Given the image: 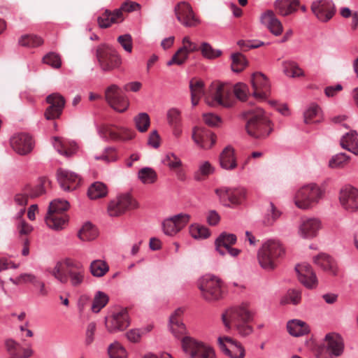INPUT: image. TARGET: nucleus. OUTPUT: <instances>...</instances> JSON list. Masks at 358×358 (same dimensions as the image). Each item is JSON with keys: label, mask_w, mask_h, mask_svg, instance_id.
Returning <instances> with one entry per match:
<instances>
[{"label": "nucleus", "mask_w": 358, "mask_h": 358, "mask_svg": "<svg viewBox=\"0 0 358 358\" xmlns=\"http://www.w3.org/2000/svg\"><path fill=\"white\" fill-rule=\"evenodd\" d=\"M69 207L67 201L55 199L50 202L45 217L47 225L54 230H61L67 224L69 218L66 211Z\"/></svg>", "instance_id": "obj_7"}, {"label": "nucleus", "mask_w": 358, "mask_h": 358, "mask_svg": "<svg viewBox=\"0 0 358 358\" xmlns=\"http://www.w3.org/2000/svg\"><path fill=\"white\" fill-rule=\"evenodd\" d=\"M296 271L298 273L299 281L306 287L309 289L316 287L317 285V279L315 273L309 264L306 263L298 264L296 266Z\"/></svg>", "instance_id": "obj_29"}, {"label": "nucleus", "mask_w": 358, "mask_h": 358, "mask_svg": "<svg viewBox=\"0 0 358 358\" xmlns=\"http://www.w3.org/2000/svg\"><path fill=\"white\" fill-rule=\"evenodd\" d=\"M214 172V168L209 162H202L199 164L198 170L194 173L196 181L205 180Z\"/></svg>", "instance_id": "obj_43"}, {"label": "nucleus", "mask_w": 358, "mask_h": 358, "mask_svg": "<svg viewBox=\"0 0 358 358\" xmlns=\"http://www.w3.org/2000/svg\"><path fill=\"white\" fill-rule=\"evenodd\" d=\"M339 200L343 208L349 211L358 210V189L347 185L341 189Z\"/></svg>", "instance_id": "obj_21"}, {"label": "nucleus", "mask_w": 358, "mask_h": 358, "mask_svg": "<svg viewBox=\"0 0 358 358\" xmlns=\"http://www.w3.org/2000/svg\"><path fill=\"white\" fill-rule=\"evenodd\" d=\"M322 119V111L317 105L311 104L304 113V122L306 124L317 123Z\"/></svg>", "instance_id": "obj_39"}, {"label": "nucleus", "mask_w": 358, "mask_h": 358, "mask_svg": "<svg viewBox=\"0 0 358 358\" xmlns=\"http://www.w3.org/2000/svg\"><path fill=\"white\" fill-rule=\"evenodd\" d=\"M57 176L61 187L65 191L75 189L80 182V178L77 174L67 170L59 169Z\"/></svg>", "instance_id": "obj_30"}, {"label": "nucleus", "mask_w": 358, "mask_h": 358, "mask_svg": "<svg viewBox=\"0 0 358 358\" xmlns=\"http://www.w3.org/2000/svg\"><path fill=\"white\" fill-rule=\"evenodd\" d=\"M284 254L282 244L273 240L265 242L259 250L257 259L260 266L265 270H273L278 259Z\"/></svg>", "instance_id": "obj_6"}, {"label": "nucleus", "mask_w": 358, "mask_h": 358, "mask_svg": "<svg viewBox=\"0 0 358 358\" xmlns=\"http://www.w3.org/2000/svg\"><path fill=\"white\" fill-rule=\"evenodd\" d=\"M136 207V201L129 194H123L111 201L108 206V215L117 217Z\"/></svg>", "instance_id": "obj_15"}, {"label": "nucleus", "mask_w": 358, "mask_h": 358, "mask_svg": "<svg viewBox=\"0 0 358 358\" xmlns=\"http://www.w3.org/2000/svg\"><path fill=\"white\" fill-rule=\"evenodd\" d=\"M281 213L275 208L273 203H270L264 220L263 224L265 226H271L280 217Z\"/></svg>", "instance_id": "obj_51"}, {"label": "nucleus", "mask_w": 358, "mask_h": 358, "mask_svg": "<svg viewBox=\"0 0 358 358\" xmlns=\"http://www.w3.org/2000/svg\"><path fill=\"white\" fill-rule=\"evenodd\" d=\"M350 160V157L345 153H339L333 156L329 161V166L331 169H342Z\"/></svg>", "instance_id": "obj_49"}, {"label": "nucleus", "mask_w": 358, "mask_h": 358, "mask_svg": "<svg viewBox=\"0 0 358 358\" xmlns=\"http://www.w3.org/2000/svg\"><path fill=\"white\" fill-rule=\"evenodd\" d=\"M43 185L40 184L34 187L29 185H25L22 190L15 194V203L22 207L27 205L29 199L38 197L44 193Z\"/></svg>", "instance_id": "obj_28"}, {"label": "nucleus", "mask_w": 358, "mask_h": 358, "mask_svg": "<svg viewBox=\"0 0 358 358\" xmlns=\"http://www.w3.org/2000/svg\"><path fill=\"white\" fill-rule=\"evenodd\" d=\"M103 138L113 141H127L135 136V132L130 129L114 125H103L99 128Z\"/></svg>", "instance_id": "obj_16"}, {"label": "nucleus", "mask_w": 358, "mask_h": 358, "mask_svg": "<svg viewBox=\"0 0 358 358\" xmlns=\"http://www.w3.org/2000/svg\"><path fill=\"white\" fill-rule=\"evenodd\" d=\"M260 22L275 36L282 34L283 26L272 10H266L260 15Z\"/></svg>", "instance_id": "obj_24"}, {"label": "nucleus", "mask_w": 358, "mask_h": 358, "mask_svg": "<svg viewBox=\"0 0 358 358\" xmlns=\"http://www.w3.org/2000/svg\"><path fill=\"white\" fill-rule=\"evenodd\" d=\"M167 120L171 127L181 125V112L179 109L172 108L167 112Z\"/></svg>", "instance_id": "obj_58"}, {"label": "nucleus", "mask_w": 358, "mask_h": 358, "mask_svg": "<svg viewBox=\"0 0 358 358\" xmlns=\"http://www.w3.org/2000/svg\"><path fill=\"white\" fill-rule=\"evenodd\" d=\"M53 145L59 153L66 157L71 156L76 150L75 145L69 148L66 142L59 137L54 138Z\"/></svg>", "instance_id": "obj_45"}, {"label": "nucleus", "mask_w": 358, "mask_h": 358, "mask_svg": "<svg viewBox=\"0 0 358 358\" xmlns=\"http://www.w3.org/2000/svg\"><path fill=\"white\" fill-rule=\"evenodd\" d=\"M217 345L221 351L230 358H245V349L238 341L229 336H220Z\"/></svg>", "instance_id": "obj_13"}, {"label": "nucleus", "mask_w": 358, "mask_h": 358, "mask_svg": "<svg viewBox=\"0 0 358 358\" xmlns=\"http://www.w3.org/2000/svg\"><path fill=\"white\" fill-rule=\"evenodd\" d=\"M198 287L201 297L206 301L215 302L223 298L224 283L216 276H203L199 280Z\"/></svg>", "instance_id": "obj_8"}, {"label": "nucleus", "mask_w": 358, "mask_h": 358, "mask_svg": "<svg viewBox=\"0 0 358 358\" xmlns=\"http://www.w3.org/2000/svg\"><path fill=\"white\" fill-rule=\"evenodd\" d=\"M184 311L183 308H178L169 318L170 330L176 338L181 339V342L183 338L187 337L185 336L187 333L186 327L181 320Z\"/></svg>", "instance_id": "obj_25"}, {"label": "nucleus", "mask_w": 358, "mask_h": 358, "mask_svg": "<svg viewBox=\"0 0 358 358\" xmlns=\"http://www.w3.org/2000/svg\"><path fill=\"white\" fill-rule=\"evenodd\" d=\"M202 55L207 59H215L221 55L220 50H215L208 43H203L199 47Z\"/></svg>", "instance_id": "obj_59"}, {"label": "nucleus", "mask_w": 358, "mask_h": 358, "mask_svg": "<svg viewBox=\"0 0 358 358\" xmlns=\"http://www.w3.org/2000/svg\"><path fill=\"white\" fill-rule=\"evenodd\" d=\"M124 20L123 15L120 10H115L113 12L106 10L105 12L98 17L97 22L101 28H108L113 23L122 22Z\"/></svg>", "instance_id": "obj_33"}, {"label": "nucleus", "mask_w": 358, "mask_h": 358, "mask_svg": "<svg viewBox=\"0 0 358 358\" xmlns=\"http://www.w3.org/2000/svg\"><path fill=\"white\" fill-rule=\"evenodd\" d=\"M283 72L286 76L292 78H298L304 76L303 69L294 62H285L283 63Z\"/></svg>", "instance_id": "obj_46"}, {"label": "nucleus", "mask_w": 358, "mask_h": 358, "mask_svg": "<svg viewBox=\"0 0 358 358\" xmlns=\"http://www.w3.org/2000/svg\"><path fill=\"white\" fill-rule=\"evenodd\" d=\"M78 238L83 241H90L98 236L97 229L91 223H85L78 234Z\"/></svg>", "instance_id": "obj_41"}, {"label": "nucleus", "mask_w": 358, "mask_h": 358, "mask_svg": "<svg viewBox=\"0 0 358 358\" xmlns=\"http://www.w3.org/2000/svg\"><path fill=\"white\" fill-rule=\"evenodd\" d=\"M189 234L194 238H206L210 236L208 229L199 224H192Z\"/></svg>", "instance_id": "obj_55"}, {"label": "nucleus", "mask_w": 358, "mask_h": 358, "mask_svg": "<svg viewBox=\"0 0 358 358\" xmlns=\"http://www.w3.org/2000/svg\"><path fill=\"white\" fill-rule=\"evenodd\" d=\"M324 191L315 183H310L299 188L294 196V202L297 208L308 210L315 206L322 199Z\"/></svg>", "instance_id": "obj_5"}, {"label": "nucleus", "mask_w": 358, "mask_h": 358, "mask_svg": "<svg viewBox=\"0 0 358 358\" xmlns=\"http://www.w3.org/2000/svg\"><path fill=\"white\" fill-rule=\"evenodd\" d=\"M246 121L245 130L249 136L255 138H264L272 131L271 121L259 107L248 109L243 113Z\"/></svg>", "instance_id": "obj_2"}, {"label": "nucleus", "mask_w": 358, "mask_h": 358, "mask_svg": "<svg viewBox=\"0 0 358 358\" xmlns=\"http://www.w3.org/2000/svg\"><path fill=\"white\" fill-rule=\"evenodd\" d=\"M129 325V318L127 309H122L113 315L110 324H106V328L110 333L122 331Z\"/></svg>", "instance_id": "obj_32"}, {"label": "nucleus", "mask_w": 358, "mask_h": 358, "mask_svg": "<svg viewBox=\"0 0 358 358\" xmlns=\"http://www.w3.org/2000/svg\"><path fill=\"white\" fill-rule=\"evenodd\" d=\"M50 273L63 284L69 280L73 287H79L85 280V268L83 264L72 259L58 262Z\"/></svg>", "instance_id": "obj_3"}, {"label": "nucleus", "mask_w": 358, "mask_h": 358, "mask_svg": "<svg viewBox=\"0 0 358 358\" xmlns=\"http://www.w3.org/2000/svg\"><path fill=\"white\" fill-rule=\"evenodd\" d=\"M192 105L196 106L203 93V83L201 80L192 79L189 83Z\"/></svg>", "instance_id": "obj_40"}, {"label": "nucleus", "mask_w": 358, "mask_h": 358, "mask_svg": "<svg viewBox=\"0 0 358 358\" xmlns=\"http://www.w3.org/2000/svg\"><path fill=\"white\" fill-rule=\"evenodd\" d=\"M215 194L223 205L230 206L241 204L245 199L247 192L243 187H221L215 189Z\"/></svg>", "instance_id": "obj_12"}, {"label": "nucleus", "mask_w": 358, "mask_h": 358, "mask_svg": "<svg viewBox=\"0 0 358 358\" xmlns=\"http://www.w3.org/2000/svg\"><path fill=\"white\" fill-rule=\"evenodd\" d=\"M232 90L238 99L241 101L246 100L248 88L245 84L238 83L232 86L228 83H216L212 86V102L215 101L225 108L232 107L235 103V99L231 93Z\"/></svg>", "instance_id": "obj_4"}, {"label": "nucleus", "mask_w": 358, "mask_h": 358, "mask_svg": "<svg viewBox=\"0 0 358 358\" xmlns=\"http://www.w3.org/2000/svg\"><path fill=\"white\" fill-rule=\"evenodd\" d=\"M46 101L49 106L45 111V117L48 120L59 118L65 106L66 100L64 97L59 93H52L46 97Z\"/></svg>", "instance_id": "obj_18"}, {"label": "nucleus", "mask_w": 358, "mask_h": 358, "mask_svg": "<svg viewBox=\"0 0 358 358\" xmlns=\"http://www.w3.org/2000/svg\"><path fill=\"white\" fill-rule=\"evenodd\" d=\"M138 178L145 184H151L157 180V174L150 168H143L138 172Z\"/></svg>", "instance_id": "obj_54"}, {"label": "nucleus", "mask_w": 358, "mask_h": 358, "mask_svg": "<svg viewBox=\"0 0 358 358\" xmlns=\"http://www.w3.org/2000/svg\"><path fill=\"white\" fill-rule=\"evenodd\" d=\"M236 242V236L233 234L222 233L215 241L216 250L221 255L229 253L231 257H237L241 250L231 248Z\"/></svg>", "instance_id": "obj_20"}, {"label": "nucleus", "mask_w": 358, "mask_h": 358, "mask_svg": "<svg viewBox=\"0 0 358 358\" xmlns=\"http://www.w3.org/2000/svg\"><path fill=\"white\" fill-rule=\"evenodd\" d=\"M323 348L329 355L340 357L344 350L343 340L337 333H329L324 337Z\"/></svg>", "instance_id": "obj_22"}, {"label": "nucleus", "mask_w": 358, "mask_h": 358, "mask_svg": "<svg viewBox=\"0 0 358 358\" xmlns=\"http://www.w3.org/2000/svg\"><path fill=\"white\" fill-rule=\"evenodd\" d=\"M110 358H127L125 349L117 342H115L108 347Z\"/></svg>", "instance_id": "obj_56"}, {"label": "nucleus", "mask_w": 358, "mask_h": 358, "mask_svg": "<svg viewBox=\"0 0 358 358\" xmlns=\"http://www.w3.org/2000/svg\"><path fill=\"white\" fill-rule=\"evenodd\" d=\"M87 194L91 199H97L106 196L108 194V189L103 182H96L90 185Z\"/></svg>", "instance_id": "obj_42"}, {"label": "nucleus", "mask_w": 358, "mask_h": 358, "mask_svg": "<svg viewBox=\"0 0 358 358\" xmlns=\"http://www.w3.org/2000/svg\"><path fill=\"white\" fill-rule=\"evenodd\" d=\"M299 6V0H276L274 8L282 16H287L296 11Z\"/></svg>", "instance_id": "obj_34"}, {"label": "nucleus", "mask_w": 358, "mask_h": 358, "mask_svg": "<svg viewBox=\"0 0 358 358\" xmlns=\"http://www.w3.org/2000/svg\"><path fill=\"white\" fill-rule=\"evenodd\" d=\"M231 69L234 72L242 71L247 66V60L243 55L236 52L231 55Z\"/></svg>", "instance_id": "obj_50"}, {"label": "nucleus", "mask_w": 358, "mask_h": 358, "mask_svg": "<svg viewBox=\"0 0 358 358\" xmlns=\"http://www.w3.org/2000/svg\"><path fill=\"white\" fill-rule=\"evenodd\" d=\"M187 57L188 55L186 53V52H184L182 50L179 48L178 51L173 55L171 59L167 62V65H181L187 60Z\"/></svg>", "instance_id": "obj_63"}, {"label": "nucleus", "mask_w": 358, "mask_h": 358, "mask_svg": "<svg viewBox=\"0 0 358 358\" xmlns=\"http://www.w3.org/2000/svg\"><path fill=\"white\" fill-rule=\"evenodd\" d=\"M90 270L93 276L103 277L109 271V266L107 263L101 259H96L92 262Z\"/></svg>", "instance_id": "obj_44"}, {"label": "nucleus", "mask_w": 358, "mask_h": 358, "mask_svg": "<svg viewBox=\"0 0 358 358\" xmlns=\"http://www.w3.org/2000/svg\"><path fill=\"white\" fill-rule=\"evenodd\" d=\"M105 99L112 108L120 113L124 112L129 105L127 97L116 85H111L106 89Z\"/></svg>", "instance_id": "obj_11"}, {"label": "nucleus", "mask_w": 358, "mask_h": 358, "mask_svg": "<svg viewBox=\"0 0 358 358\" xmlns=\"http://www.w3.org/2000/svg\"><path fill=\"white\" fill-rule=\"evenodd\" d=\"M108 302V296L102 292H97L94 297L91 310L93 313H99Z\"/></svg>", "instance_id": "obj_47"}, {"label": "nucleus", "mask_w": 358, "mask_h": 358, "mask_svg": "<svg viewBox=\"0 0 358 358\" xmlns=\"http://www.w3.org/2000/svg\"><path fill=\"white\" fill-rule=\"evenodd\" d=\"M288 332L293 336H301L309 333L310 328L305 322L299 320H292L287 322Z\"/></svg>", "instance_id": "obj_37"}, {"label": "nucleus", "mask_w": 358, "mask_h": 358, "mask_svg": "<svg viewBox=\"0 0 358 358\" xmlns=\"http://www.w3.org/2000/svg\"><path fill=\"white\" fill-rule=\"evenodd\" d=\"M220 162L221 166L224 169L231 170L236 168L237 164L234 150L231 148H226L220 155Z\"/></svg>", "instance_id": "obj_38"}, {"label": "nucleus", "mask_w": 358, "mask_h": 358, "mask_svg": "<svg viewBox=\"0 0 358 358\" xmlns=\"http://www.w3.org/2000/svg\"><path fill=\"white\" fill-rule=\"evenodd\" d=\"M321 228V222L317 218H306L299 227V234L304 238H312L317 236Z\"/></svg>", "instance_id": "obj_31"}, {"label": "nucleus", "mask_w": 358, "mask_h": 358, "mask_svg": "<svg viewBox=\"0 0 358 358\" xmlns=\"http://www.w3.org/2000/svg\"><path fill=\"white\" fill-rule=\"evenodd\" d=\"M253 95L256 99H264L269 92L270 85L266 77L261 73H255L251 78Z\"/></svg>", "instance_id": "obj_26"}, {"label": "nucleus", "mask_w": 358, "mask_h": 358, "mask_svg": "<svg viewBox=\"0 0 358 358\" xmlns=\"http://www.w3.org/2000/svg\"><path fill=\"white\" fill-rule=\"evenodd\" d=\"M96 331V323L94 322H90L85 329V344L87 346L90 345L94 341L95 332Z\"/></svg>", "instance_id": "obj_60"}, {"label": "nucleus", "mask_w": 358, "mask_h": 358, "mask_svg": "<svg viewBox=\"0 0 358 358\" xmlns=\"http://www.w3.org/2000/svg\"><path fill=\"white\" fill-rule=\"evenodd\" d=\"M175 15L178 21L185 27H195L200 24L192 6L187 2L178 3L175 7Z\"/></svg>", "instance_id": "obj_14"}, {"label": "nucleus", "mask_w": 358, "mask_h": 358, "mask_svg": "<svg viewBox=\"0 0 358 358\" xmlns=\"http://www.w3.org/2000/svg\"><path fill=\"white\" fill-rule=\"evenodd\" d=\"M38 278L32 274V273H22L20 274L17 278L15 279L10 278V280L14 284V285H20L23 283H31L33 285H34L35 282Z\"/></svg>", "instance_id": "obj_61"}, {"label": "nucleus", "mask_w": 358, "mask_h": 358, "mask_svg": "<svg viewBox=\"0 0 358 358\" xmlns=\"http://www.w3.org/2000/svg\"><path fill=\"white\" fill-rule=\"evenodd\" d=\"M10 144L13 150L20 155H28L33 149L31 137L24 133L14 135L10 140Z\"/></svg>", "instance_id": "obj_23"}, {"label": "nucleus", "mask_w": 358, "mask_h": 358, "mask_svg": "<svg viewBox=\"0 0 358 358\" xmlns=\"http://www.w3.org/2000/svg\"><path fill=\"white\" fill-rule=\"evenodd\" d=\"M190 215L180 213L168 217L162 223L163 231L167 236H173L182 229L189 222Z\"/></svg>", "instance_id": "obj_17"}, {"label": "nucleus", "mask_w": 358, "mask_h": 358, "mask_svg": "<svg viewBox=\"0 0 358 358\" xmlns=\"http://www.w3.org/2000/svg\"><path fill=\"white\" fill-rule=\"evenodd\" d=\"M357 132L352 130L344 135L341 139V146L354 155L358 156V138Z\"/></svg>", "instance_id": "obj_36"}, {"label": "nucleus", "mask_w": 358, "mask_h": 358, "mask_svg": "<svg viewBox=\"0 0 358 358\" xmlns=\"http://www.w3.org/2000/svg\"><path fill=\"white\" fill-rule=\"evenodd\" d=\"M43 62L55 69H59L62 64L60 57L55 52H49L45 55L43 58Z\"/></svg>", "instance_id": "obj_62"}, {"label": "nucleus", "mask_w": 358, "mask_h": 358, "mask_svg": "<svg viewBox=\"0 0 358 358\" xmlns=\"http://www.w3.org/2000/svg\"><path fill=\"white\" fill-rule=\"evenodd\" d=\"M43 43V39L37 36L26 34L19 39V44L27 48H36Z\"/></svg>", "instance_id": "obj_48"}, {"label": "nucleus", "mask_w": 358, "mask_h": 358, "mask_svg": "<svg viewBox=\"0 0 358 358\" xmlns=\"http://www.w3.org/2000/svg\"><path fill=\"white\" fill-rule=\"evenodd\" d=\"M313 262L315 264L321 267L324 271L336 275L337 274L336 264L334 259L327 254L321 253L315 257Z\"/></svg>", "instance_id": "obj_35"}, {"label": "nucleus", "mask_w": 358, "mask_h": 358, "mask_svg": "<svg viewBox=\"0 0 358 358\" xmlns=\"http://www.w3.org/2000/svg\"><path fill=\"white\" fill-rule=\"evenodd\" d=\"M192 139L201 148L209 149L215 144L216 136L205 128L194 127L192 132Z\"/></svg>", "instance_id": "obj_27"}, {"label": "nucleus", "mask_w": 358, "mask_h": 358, "mask_svg": "<svg viewBox=\"0 0 358 358\" xmlns=\"http://www.w3.org/2000/svg\"><path fill=\"white\" fill-rule=\"evenodd\" d=\"M96 58L101 69L103 71H112L118 69L122 64L118 52L107 45H101L97 48Z\"/></svg>", "instance_id": "obj_10"}, {"label": "nucleus", "mask_w": 358, "mask_h": 358, "mask_svg": "<svg viewBox=\"0 0 358 358\" xmlns=\"http://www.w3.org/2000/svg\"><path fill=\"white\" fill-rule=\"evenodd\" d=\"M182 46L180 48L184 52L189 55V53L196 52L199 50V47L195 43L190 41L189 36H185L182 41Z\"/></svg>", "instance_id": "obj_64"}, {"label": "nucleus", "mask_w": 358, "mask_h": 358, "mask_svg": "<svg viewBox=\"0 0 358 358\" xmlns=\"http://www.w3.org/2000/svg\"><path fill=\"white\" fill-rule=\"evenodd\" d=\"M311 10L321 22H326L332 18L336 10L334 3L330 0H317L313 2Z\"/></svg>", "instance_id": "obj_19"}, {"label": "nucleus", "mask_w": 358, "mask_h": 358, "mask_svg": "<svg viewBox=\"0 0 358 358\" xmlns=\"http://www.w3.org/2000/svg\"><path fill=\"white\" fill-rule=\"evenodd\" d=\"M182 348L188 358H216L213 347L192 337L182 338Z\"/></svg>", "instance_id": "obj_9"}, {"label": "nucleus", "mask_w": 358, "mask_h": 358, "mask_svg": "<svg viewBox=\"0 0 358 358\" xmlns=\"http://www.w3.org/2000/svg\"><path fill=\"white\" fill-rule=\"evenodd\" d=\"M301 299V292L299 289H289L287 291V294L282 299V304L292 303L297 305L300 303Z\"/></svg>", "instance_id": "obj_52"}, {"label": "nucleus", "mask_w": 358, "mask_h": 358, "mask_svg": "<svg viewBox=\"0 0 358 358\" xmlns=\"http://www.w3.org/2000/svg\"><path fill=\"white\" fill-rule=\"evenodd\" d=\"M134 122L139 131L145 132L148 130L150 124V117L145 113H139L134 117Z\"/></svg>", "instance_id": "obj_53"}, {"label": "nucleus", "mask_w": 358, "mask_h": 358, "mask_svg": "<svg viewBox=\"0 0 358 358\" xmlns=\"http://www.w3.org/2000/svg\"><path fill=\"white\" fill-rule=\"evenodd\" d=\"M163 163L169 166L171 170H176L182 166V162L178 156L174 153H168L164 159Z\"/></svg>", "instance_id": "obj_57"}, {"label": "nucleus", "mask_w": 358, "mask_h": 358, "mask_svg": "<svg viewBox=\"0 0 358 358\" xmlns=\"http://www.w3.org/2000/svg\"><path fill=\"white\" fill-rule=\"evenodd\" d=\"M253 320V313L247 302L227 309L222 315V320L227 329L234 328L241 336H248L253 331L250 322Z\"/></svg>", "instance_id": "obj_1"}]
</instances>
